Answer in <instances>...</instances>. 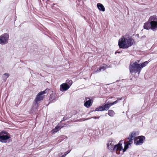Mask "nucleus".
<instances>
[{
	"label": "nucleus",
	"instance_id": "a878e982",
	"mask_svg": "<svg viewBox=\"0 0 157 157\" xmlns=\"http://www.w3.org/2000/svg\"><path fill=\"white\" fill-rule=\"evenodd\" d=\"M111 145H109L108 144H107V147H108V148H109L111 146H112Z\"/></svg>",
	"mask_w": 157,
	"mask_h": 157
},
{
	"label": "nucleus",
	"instance_id": "cd10ccee",
	"mask_svg": "<svg viewBox=\"0 0 157 157\" xmlns=\"http://www.w3.org/2000/svg\"><path fill=\"white\" fill-rule=\"evenodd\" d=\"M121 99H122L121 98H117V100H118H118H121Z\"/></svg>",
	"mask_w": 157,
	"mask_h": 157
},
{
	"label": "nucleus",
	"instance_id": "2eb2a0df",
	"mask_svg": "<svg viewBox=\"0 0 157 157\" xmlns=\"http://www.w3.org/2000/svg\"><path fill=\"white\" fill-rule=\"evenodd\" d=\"M144 29L147 30H148L150 29H151V26L150 22L149 21V20L148 21L144 24Z\"/></svg>",
	"mask_w": 157,
	"mask_h": 157
},
{
	"label": "nucleus",
	"instance_id": "412c9836",
	"mask_svg": "<svg viewBox=\"0 0 157 157\" xmlns=\"http://www.w3.org/2000/svg\"><path fill=\"white\" fill-rule=\"evenodd\" d=\"M136 132H132L131 134V135H129L128 139H131V138L133 139L134 137L136 136Z\"/></svg>",
	"mask_w": 157,
	"mask_h": 157
},
{
	"label": "nucleus",
	"instance_id": "c756f323",
	"mask_svg": "<svg viewBox=\"0 0 157 157\" xmlns=\"http://www.w3.org/2000/svg\"><path fill=\"white\" fill-rule=\"evenodd\" d=\"M63 137H65L64 136H61L60 138H63Z\"/></svg>",
	"mask_w": 157,
	"mask_h": 157
},
{
	"label": "nucleus",
	"instance_id": "6ab92c4d",
	"mask_svg": "<svg viewBox=\"0 0 157 157\" xmlns=\"http://www.w3.org/2000/svg\"><path fill=\"white\" fill-rule=\"evenodd\" d=\"M108 115L110 117H113L115 114V113L112 110H109L108 111Z\"/></svg>",
	"mask_w": 157,
	"mask_h": 157
},
{
	"label": "nucleus",
	"instance_id": "6e6552de",
	"mask_svg": "<svg viewBox=\"0 0 157 157\" xmlns=\"http://www.w3.org/2000/svg\"><path fill=\"white\" fill-rule=\"evenodd\" d=\"M48 90L46 89L44 91H41L36 96V98L35 100L38 102H39L40 101L43 100V98L42 96V95L48 92Z\"/></svg>",
	"mask_w": 157,
	"mask_h": 157
},
{
	"label": "nucleus",
	"instance_id": "393cba45",
	"mask_svg": "<svg viewBox=\"0 0 157 157\" xmlns=\"http://www.w3.org/2000/svg\"><path fill=\"white\" fill-rule=\"evenodd\" d=\"M66 155V154L65 153L61 157H65Z\"/></svg>",
	"mask_w": 157,
	"mask_h": 157
},
{
	"label": "nucleus",
	"instance_id": "0eeeda50",
	"mask_svg": "<svg viewBox=\"0 0 157 157\" xmlns=\"http://www.w3.org/2000/svg\"><path fill=\"white\" fill-rule=\"evenodd\" d=\"M9 36L7 33H5L0 36V44H5L7 42Z\"/></svg>",
	"mask_w": 157,
	"mask_h": 157
},
{
	"label": "nucleus",
	"instance_id": "f03ea898",
	"mask_svg": "<svg viewBox=\"0 0 157 157\" xmlns=\"http://www.w3.org/2000/svg\"><path fill=\"white\" fill-rule=\"evenodd\" d=\"M128 139L129 140L128 141L126 142H124V149L123 148V147L122 146V144L119 143L114 146V147H113V150L114 151H116V152L117 154H119V153L118 151L123 150V152L125 151L128 148V145H130L133 142L132 140L133 139L131 138V139Z\"/></svg>",
	"mask_w": 157,
	"mask_h": 157
},
{
	"label": "nucleus",
	"instance_id": "1a4fd4ad",
	"mask_svg": "<svg viewBox=\"0 0 157 157\" xmlns=\"http://www.w3.org/2000/svg\"><path fill=\"white\" fill-rule=\"evenodd\" d=\"M137 139H139V140L137 141L136 140H135V144L137 145H140L142 144L143 143L144 139L145 140V137L143 136H138Z\"/></svg>",
	"mask_w": 157,
	"mask_h": 157
},
{
	"label": "nucleus",
	"instance_id": "4be33fe9",
	"mask_svg": "<svg viewBox=\"0 0 157 157\" xmlns=\"http://www.w3.org/2000/svg\"><path fill=\"white\" fill-rule=\"evenodd\" d=\"M148 62L147 61H145L144 63H140V67H141V69L142 68L146 66V65L148 64Z\"/></svg>",
	"mask_w": 157,
	"mask_h": 157
},
{
	"label": "nucleus",
	"instance_id": "b1692460",
	"mask_svg": "<svg viewBox=\"0 0 157 157\" xmlns=\"http://www.w3.org/2000/svg\"><path fill=\"white\" fill-rule=\"evenodd\" d=\"M99 117H91V118H93L94 119H98L99 118Z\"/></svg>",
	"mask_w": 157,
	"mask_h": 157
},
{
	"label": "nucleus",
	"instance_id": "7c9ffc66",
	"mask_svg": "<svg viewBox=\"0 0 157 157\" xmlns=\"http://www.w3.org/2000/svg\"><path fill=\"white\" fill-rule=\"evenodd\" d=\"M136 61L137 62H138V63L139 62V60H137Z\"/></svg>",
	"mask_w": 157,
	"mask_h": 157
},
{
	"label": "nucleus",
	"instance_id": "a211bd4d",
	"mask_svg": "<svg viewBox=\"0 0 157 157\" xmlns=\"http://www.w3.org/2000/svg\"><path fill=\"white\" fill-rule=\"evenodd\" d=\"M10 76V74L8 73H5L2 76V78L3 80L4 81H6L7 78Z\"/></svg>",
	"mask_w": 157,
	"mask_h": 157
},
{
	"label": "nucleus",
	"instance_id": "39448f33",
	"mask_svg": "<svg viewBox=\"0 0 157 157\" xmlns=\"http://www.w3.org/2000/svg\"><path fill=\"white\" fill-rule=\"evenodd\" d=\"M73 83L72 81L71 80H67L66 82L61 84L60 86V90L61 91H66L68 90Z\"/></svg>",
	"mask_w": 157,
	"mask_h": 157
},
{
	"label": "nucleus",
	"instance_id": "aec40b11",
	"mask_svg": "<svg viewBox=\"0 0 157 157\" xmlns=\"http://www.w3.org/2000/svg\"><path fill=\"white\" fill-rule=\"evenodd\" d=\"M104 111V110L102 106H100L96 108L95 110H94L95 111Z\"/></svg>",
	"mask_w": 157,
	"mask_h": 157
},
{
	"label": "nucleus",
	"instance_id": "f3484780",
	"mask_svg": "<svg viewBox=\"0 0 157 157\" xmlns=\"http://www.w3.org/2000/svg\"><path fill=\"white\" fill-rule=\"evenodd\" d=\"M61 128V127H60V126H56L52 130L51 132L52 133H55L58 131H59Z\"/></svg>",
	"mask_w": 157,
	"mask_h": 157
},
{
	"label": "nucleus",
	"instance_id": "423d86ee",
	"mask_svg": "<svg viewBox=\"0 0 157 157\" xmlns=\"http://www.w3.org/2000/svg\"><path fill=\"white\" fill-rule=\"evenodd\" d=\"M10 138V135L6 131H2L0 133V141L6 143V140Z\"/></svg>",
	"mask_w": 157,
	"mask_h": 157
},
{
	"label": "nucleus",
	"instance_id": "20e7f679",
	"mask_svg": "<svg viewBox=\"0 0 157 157\" xmlns=\"http://www.w3.org/2000/svg\"><path fill=\"white\" fill-rule=\"evenodd\" d=\"M151 29L153 31L157 30V17L155 15L151 16L149 19Z\"/></svg>",
	"mask_w": 157,
	"mask_h": 157
},
{
	"label": "nucleus",
	"instance_id": "f257e3e1",
	"mask_svg": "<svg viewBox=\"0 0 157 157\" xmlns=\"http://www.w3.org/2000/svg\"><path fill=\"white\" fill-rule=\"evenodd\" d=\"M133 42L132 38L122 36L118 41V45L120 48H127L132 45Z\"/></svg>",
	"mask_w": 157,
	"mask_h": 157
},
{
	"label": "nucleus",
	"instance_id": "bb28decb",
	"mask_svg": "<svg viewBox=\"0 0 157 157\" xmlns=\"http://www.w3.org/2000/svg\"><path fill=\"white\" fill-rule=\"evenodd\" d=\"M70 151H71L70 150V151L68 150L67 152H65V153L66 154V155H67L68 153H69L70 152Z\"/></svg>",
	"mask_w": 157,
	"mask_h": 157
},
{
	"label": "nucleus",
	"instance_id": "2f4dec72",
	"mask_svg": "<svg viewBox=\"0 0 157 157\" xmlns=\"http://www.w3.org/2000/svg\"><path fill=\"white\" fill-rule=\"evenodd\" d=\"M62 153H59V155L60 154V155H62Z\"/></svg>",
	"mask_w": 157,
	"mask_h": 157
},
{
	"label": "nucleus",
	"instance_id": "4468645a",
	"mask_svg": "<svg viewBox=\"0 0 157 157\" xmlns=\"http://www.w3.org/2000/svg\"><path fill=\"white\" fill-rule=\"evenodd\" d=\"M97 7L98 10L102 12H104L105 11V8L104 6L101 4L98 3L97 4Z\"/></svg>",
	"mask_w": 157,
	"mask_h": 157
},
{
	"label": "nucleus",
	"instance_id": "7ed1b4c3",
	"mask_svg": "<svg viewBox=\"0 0 157 157\" xmlns=\"http://www.w3.org/2000/svg\"><path fill=\"white\" fill-rule=\"evenodd\" d=\"M129 69L130 73H138V75H139L142 69L140 64L138 63V62L136 61L133 63H131L129 67Z\"/></svg>",
	"mask_w": 157,
	"mask_h": 157
},
{
	"label": "nucleus",
	"instance_id": "ddd939ff",
	"mask_svg": "<svg viewBox=\"0 0 157 157\" xmlns=\"http://www.w3.org/2000/svg\"><path fill=\"white\" fill-rule=\"evenodd\" d=\"M57 100V98L56 97V94H52L50 95L49 98V100L51 102H54Z\"/></svg>",
	"mask_w": 157,
	"mask_h": 157
},
{
	"label": "nucleus",
	"instance_id": "9b49d317",
	"mask_svg": "<svg viewBox=\"0 0 157 157\" xmlns=\"http://www.w3.org/2000/svg\"><path fill=\"white\" fill-rule=\"evenodd\" d=\"M38 102L35 100H34L33 104V106L31 110V112L33 113H36L37 111V108L38 106Z\"/></svg>",
	"mask_w": 157,
	"mask_h": 157
},
{
	"label": "nucleus",
	"instance_id": "c85d7f7f",
	"mask_svg": "<svg viewBox=\"0 0 157 157\" xmlns=\"http://www.w3.org/2000/svg\"><path fill=\"white\" fill-rule=\"evenodd\" d=\"M91 118H91H87L86 119H85V120H88L89 119H90Z\"/></svg>",
	"mask_w": 157,
	"mask_h": 157
},
{
	"label": "nucleus",
	"instance_id": "9d476101",
	"mask_svg": "<svg viewBox=\"0 0 157 157\" xmlns=\"http://www.w3.org/2000/svg\"><path fill=\"white\" fill-rule=\"evenodd\" d=\"M118 100H116L112 103H109L108 102L107 103L105 104L104 105L102 106L104 110L107 111L109 109L110 106L116 104Z\"/></svg>",
	"mask_w": 157,
	"mask_h": 157
},
{
	"label": "nucleus",
	"instance_id": "5701e85b",
	"mask_svg": "<svg viewBox=\"0 0 157 157\" xmlns=\"http://www.w3.org/2000/svg\"><path fill=\"white\" fill-rule=\"evenodd\" d=\"M70 117H67V116H66L63 117V120L65 121L67 120Z\"/></svg>",
	"mask_w": 157,
	"mask_h": 157
},
{
	"label": "nucleus",
	"instance_id": "dca6fc26",
	"mask_svg": "<svg viewBox=\"0 0 157 157\" xmlns=\"http://www.w3.org/2000/svg\"><path fill=\"white\" fill-rule=\"evenodd\" d=\"M109 67L107 65L105 66H101L98 69H97V70L95 71L94 72L95 73H97L100 71L101 70L102 71H104L106 68H108Z\"/></svg>",
	"mask_w": 157,
	"mask_h": 157
},
{
	"label": "nucleus",
	"instance_id": "f8f14e48",
	"mask_svg": "<svg viewBox=\"0 0 157 157\" xmlns=\"http://www.w3.org/2000/svg\"><path fill=\"white\" fill-rule=\"evenodd\" d=\"M92 102L91 99L84 101V105L86 108H89L92 105Z\"/></svg>",
	"mask_w": 157,
	"mask_h": 157
}]
</instances>
